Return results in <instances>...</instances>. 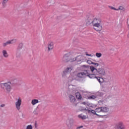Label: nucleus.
I'll return each instance as SVG.
<instances>
[{"instance_id":"2f4dec72","label":"nucleus","mask_w":129,"mask_h":129,"mask_svg":"<svg viewBox=\"0 0 129 129\" xmlns=\"http://www.w3.org/2000/svg\"><path fill=\"white\" fill-rule=\"evenodd\" d=\"M48 3L50 4H53L54 3V0H49L48 1Z\"/></svg>"},{"instance_id":"c03bdc74","label":"nucleus","mask_w":129,"mask_h":129,"mask_svg":"<svg viewBox=\"0 0 129 129\" xmlns=\"http://www.w3.org/2000/svg\"><path fill=\"white\" fill-rule=\"evenodd\" d=\"M14 81H15V82L17 81V80H16V79H15V80H14Z\"/></svg>"},{"instance_id":"9d476101","label":"nucleus","mask_w":129,"mask_h":129,"mask_svg":"<svg viewBox=\"0 0 129 129\" xmlns=\"http://www.w3.org/2000/svg\"><path fill=\"white\" fill-rule=\"evenodd\" d=\"M70 101L72 104H76V99L73 95H70L69 96Z\"/></svg>"},{"instance_id":"b1692460","label":"nucleus","mask_w":129,"mask_h":129,"mask_svg":"<svg viewBox=\"0 0 129 129\" xmlns=\"http://www.w3.org/2000/svg\"><path fill=\"white\" fill-rule=\"evenodd\" d=\"M96 112H98V113H99V112H102L101 107L97 108L96 109Z\"/></svg>"},{"instance_id":"79ce46f5","label":"nucleus","mask_w":129,"mask_h":129,"mask_svg":"<svg viewBox=\"0 0 129 129\" xmlns=\"http://www.w3.org/2000/svg\"><path fill=\"white\" fill-rule=\"evenodd\" d=\"M128 26H129V21H127Z\"/></svg>"},{"instance_id":"f8f14e48","label":"nucleus","mask_w":129,"mask_h":129,"mask_svg":"<svg viewBox=\"0 0 129 129\" xmlns=\"http://www.w3.org/2000/svg\"><path fill=\"white\" fill-rule=\"evenodd\" d=\"M81 68L84 70V71H89V69H90L89 66L85 64L81 66Z\"/></svg>"},{"instance_id":"ddd939ff","label":"nucleus","mask_w":129,"mask_h":129,"mask_svg":"<svg viewBox=\"0 0 129 129\" xmlns=\"http://www.w3.org/2000/svg\"><path fill=\"white\" fill-rule=\"evenodd\" d=\"M9 0H2V5L3 8H6L8 3H9Z\"/></svg>"},{"instance_id":"37998d69","label":"nucleus","mask_w":129,"mask_h":129,"mask_svg":"<svg viewBox=\"0 0 129 129\" xmlns=\"http://www.w3.org/2000/svg\"><path fill=\"white\" fill-rule=\"evenodd\" d=\"M110 96H111V95H109L108 97V98H109V97H110Z\"/></svg>"},{"instance_id":"9b49d317","label":"nucleus","mask_w":129,"mask_h":129,"mask_svg":"<svg viewBox=\"0 0 129 129\" xmlns=\"http://www.w3.org/2000/svg\"><path fill=\"white\" fill-rule=\"evenodd\" d=\"M2 55L4 58H9V53H8V51L6 49L2 50Z\"/></svg>"},{"instance_id":"c9c22d12","label":"nucleus","mask_w":129,"mask_h":129,"mask_svg":"<svg viewBox=\"0 0 129 129\" xmlns=\"http://www.w3.org/2000/svg\"><path fill=\"white\" fill-rule=\"evenodd\" d=\"M35 128H37L38 127V124H37V123H35Z\"/></svg>"},{"instance_id":"72a5a7b5","label":"nucleus","mask_w":129,"mask_h":129,"mask_svg":"<svg viewBox=\"0 0 129 129\" xmlns=\"http://www.w3.org/2000/svg\"><path fill=\"white\" fill-rule=\"evenodd\" d=\"M87 105H88V106H90V107H92V105L89 103H87Z\"/></svg>"},{"instance_id":"f257e3e1","label":"nucleus","mask_w":129,"mask_h":129,"mask_svg":"<svg viewBox=\"0 0 129 129\" xmlns=\"http://www.w3.org/2000/svg\"><path fill=\"white\" fill-rule=\"evenodd\" d=\"M76 56V52H70L68 53L65 54L62 57V61L64 63H68V62H75L77 61L80 62L81 61V56L79 55L77 57H74Z\"/></svg>"},{"instance_id":"412c9836","label":"nucleus","mask_w":129,"mask_h":129,"mask_svg":"<svg viewBox=\"0 0 129 129\" xmlns=\"http://www.w3.org/2000/svg\"><path fill=\"white\" fill-rule=\"evenodd\" d=\"M76 96L78 99L81 100L82 98L81 94H80V93L79 92H77L76 93Z\"/></svg>"},{"instance_id":"20e7f679","label":"nucleus","mask_w":129,"mask_h":129,"mask_svg":"<svg viewBox=\"0 0 129 129\" xmlns=\"http://www.w3.org/2000/svg\"><path fill=\"white\" fill-rule=\"evenodd\" d=\"M15 84H16V83H14V81L12 80L11 82L1 84L0 86L1 88L4 89L7 93H10L12 90V86H14Z\"/></svg>"},{"instance_id":"c756f323","label":"nucleus","mask_w":129,"mask_h":129,"mask_svg":"<svg viewBox=\"0 0 129 129\" xmlns=\"http://www.w3.org/2000/svg\"><path fill=\"white\" fill-rule=\"evenodd\" d=\"M98 103L100 105H102V104L104 103V102L103 101L100 100L98 101Z\"/></svg>"},{"instance_id":"bb28decb","label":"nucleus","mask_w":129,"mask_h":129,"mask_svg":"<svg viewBox=\"0 0 129 129\" xmlns=\"http://www.w3.org/2000/svg\"><path fill=\"white\" fill-rule=\"evenodd\" d=\"M96 56L98 58H100V57H101V56H102V54H101V53H96Z\"/></svg>"},{"instance_id":"aec40b11","label":"nucleus","mask_w":129,"mask_h":129,"mask_svg":"<svg viewBox=\"0 0 129 129\" xmlns=\"http://www.w3.org/2000/svg\"><path fill=\"white\" fill-rule=\"evenodd\" d=\"M79 118L81 119H86V115H83L82 114H79L78 116Z\"/></svg>"},{"instance_id":"4c0bfd02","label":"nucleus","mask_w":129,"mask_h":129,"mask_svg":"<svg viewBox=\"0 0 129 129\" xmlns=\"http://www.w3.org/2000/svg\"><path fill=\"white\" fill-rule=\"evenodd\" d=\"M5 106H6V105H5V104H2V105H1V107H5Z\"/></svg>"},{"instance_id":"6ab92c4d","label":"nucleus","mask_w":129,"mask_h":129,"mask_svg":"<svg viewBox=\"0 0 129 129\" xmlns=\"http://www.w3.org/2000/svg\"><path fill=\"white\" fill-rule=\"evenodd\" d=\"M37 103H39V100L37 99H33L31 101V104H32V105H35Z\"/></svg>"},{"instance_id":"ea45409f","label":"nucleus","mask_w":129,"mask_h":129,"mask_svg":"<svg viewBox=\"0 0 129 129\" xmlns=\"http://www.w3.org/2000/svg\"><path fill=\"white\" fill-rule=\"evenodd\" d=\"M82 127H83V126H81L80 127H78L77 128H81Z\"/></svg>"},{"instance_id":"0eeeda50","label":"nucleus","mask_w":129,"mask_h":129,"mask_svg":"<svg viewBox=\"0 0 129 129\" xmlns=\"http://www.w3.org/2000/svg\"><path fill=\"white\" fill-rule=\"evenodd\" d=\"M24 47V44L23 43H20L19 44L17 50H16V56L17 57H20L22 54V49Z\"/></svg>"},{"instance_id":"a19ab883","label":"nucleus","mask_w":129,"mask_h":129,"mask_svg":"<svg viewBox=\"0 0 129 129\" xmlns=\"http://www.w3.org/2000/svg\"><path fill=\"white\" fill-rule=\"evenodd\" d=\"M86 56H91V54H86Z\"/></svg>"},{"instance_id":"58836bf2","label":"nucleus","mask_w":129,"mask_h":129,"mask_svg":"<svg viewBox=\"0 0 129 129\" xmlns=\"http://www.w3.org/2000/svg\"><path fill=\"white\" fill-rule=\"evenodd\" d=\"M128 33L127 35V37H128V38H129V25H128Z\"/></svg>"},{"instance_id":"a878e982","label":"nucleus","mask_w":129,"mask_h":129,"mask_svg":"<svg viewBox=\"0 0 129 129\" xmlns=\"http://www.w3.org/2000/svg\"><path fill=\"white\" fill-rule=\"evenodd\" d=\"M108 7V8L110 9L111 10H113L114 11H117L118 10L115 8H114V7H113L112 6H109Z\"/></svg>"},{"instance_id":"cd10ccee","label":"nucleus","mask_w":129,"mask_h":129,"mask_svg":"<svg viewBox=\"0 0 129 129\" xmlns=\"http://www.w3.org/2000/svg\"><path fill=\"white\" fill-rule=\"evenodd\" d=\"M92 64H93V65H94L96 67L99 66V64H98V63L92 62Z\"/></svg>"},{"instance_id":"6e6552de","label":"nucleus","mask_w":129,"mask_h":129,"mask_svg":"<svg viewBox=\"0 0 129 129\" xmlns=\"http://www.w3.org/2000/svg\"><path fill=\"white\" fill-rule=\"evenodd\" d=\"M22 105V98L19 97L18 99H16V102H15V107L17 110H21V106Z\"/></svg>"},{"instance_id":"c85d7f7f","label":"nucleus","mask_w":129,"mask_h":129,"mask_svg":"<svg viewBox=\"0 0 129 129\" xmlns=\"http://www.w3.org/2000/svg\"><path fill=\"white\" fill-rule=\"evenodd\" d=\"M33 113H34L35 114H39V111H38V110H37V109H35L34 111H33Z\"/></svg>"},{"instance_id":"e433bc0d","label":"nucleus","mask_w":129,"mask_h":129,"mask_svg":"<svg viewBox=\"0 0 129 129\" xmlns=\"http://www.w3.org/2000/svg\"><path fill=\"white\" fill-rule=\"evenodd\" d=\"M82 104H84V105H87V103L85 102H83L82 103Z\"/></svg>"},{"instance_id":"473e14b6","label":"nucleus","mask_w":129,"mask_h":129,"mask_svg":"<svg viewBox=\"0 0 129 129\" xmlns=\"http://www.w3.org/2000/svg\"><path fill=\"white\" fill-rule=\"evenodd\" d=\"M85 110L88 111V113H90V112L91 111L90 110H89L88 109H85Z\"/></svg>"},{"instance_id":"4468645a","label":"nucleus","mask_w":129,"mask_h":129,"mask_svg":"<svg viewBox=\"0 0 129 129\" xmlns=\"http://www.w3.org/2000/svg\"><path fill=\"white\" fill-rule=\"evenodd\" d=\"M17 39H12L11 40H8L6 42L7 45H11V44H15V43H16Z\"/></svg>"},{"instance_id":"2eb2a0df","label":"nucleus","mask_w":129,"mask_h":129,"mask_svg":"<svg viewBox=\"0 0 129 129\" xmlns=\"http://www.w3.org/2000/svg\"><path fill=\"white\" fill-rule=\"evenodd\" d=\"M73 70V67H68L64 70V71L67 73L69 74L71 72V71H72Z\"/></svg>"},{"instance_id":"7c9ffc66","label":"nucleus","mask_w":129,"mask_h":129,"mask_svg":"<svg viewBox=\"0 0 129 129\" xmlns=\"http://www.w3.org/2000/svg\"><path fill=\"white\" fill-rule=\"evenodd\" d=\"M3 47H7V46H8V44L7 43V42H4L3 43Z\"/></svg>"},{"instance_id":"5701e85b","label":"nucleus","mask_w":129,"mask_h":129,"mask_svg":"<svg viewBox=\"0 0 129 129\" xmlns=\"http://www.w3.org/2000/svg\"><path fill=\"white\" fill-rule=\"evenodd\" d=\"M90 112H91V113H93V114H95V115H97V116H99V114L96 113V110L95 109V110H90Z\"/></svg>"},{"instance_id":"f03ea898","label":"nucleus","mask_w":129,"mask_h":129,"mask_svg":"<svg viewBox=\"0 0 129 129\" xmlns=\"http://www.w3.org/2000/svg\"><path fill=\"white\" fill-rule=\"evenodd\" d=\"M90 70L93 74H89V71H84L83 72L79 73L77 74V77L79 78H85V77H89V78H91V79H94L96 77V74L94 73V72L92 71V68H93V66H91Z\"/></svg>"},{"instance_id":"f704fd0d","label":"nucleus","mask_w":129,"mask_h":129,"mask_svg":"<svg viewBox=\"0 0 129 129\" xmlns=\"http://www.w3.org/2000/svg\"><path fill=\"white\" fill-rule=\"evenodd\" d=\"M93 62L90 61V60H88L87 61V63H88V64H92Z\"/></svg>"},{"instance_id":"dca6fc26","label":"nucleus","mask_w":129,"mask_h":129,"mask_svg":"<svg viewBox=\"0 0 129 129\" xmlns=\"http://www.w3.org/2000/svg\"><path fill=\"white\" fill-rule=\"evenodd\" d=\"M102 112H108L109 109L106 107H101Z\"/></svg>"},{"instance_id":"423d86ee","label":"nucleus","mask_w":129,"mask_h":129,"mask_svg":"<svg viewBox=\"0 0 129 129\" xmlns=\"http://www.w3.org/2000/svg\"><path fill=\"white\" fill-rule=\"evenodd\" d=\"M66 124L68 129L73 128V125H74V119L73 118H69L66 121Z\"/></svg>"},{"instance_id":"a211bd4d","label":"nucleus","mask_w":129,"mask_h":129,"mask_svg":"<svg viewBox=\"0 0 129 129\" xmlns=\"http://www.w3.org/2000/svg\"><path fill=\"white\" fill-rule=\"evenodd\" d=\"M96 79L97 80V81H98V82H99V83L101 84L103 82V78H100L99 77H96Z\"/></svg>"},{"instance_id":"f3484780","label":"nucleus","mask_w":129,"mask_h":129,"mask_svg":"<svg viewBox=\"0 0 129 129\" xmlns=\"http://www.w3.org/2000/svg\"><path fill=\"white\" fill-rule=\"evenodd\" d=\"M67 75H68V73L66 72L64 70L61 73L62 78H67Z\"/></svg>"},{"instance_id":"393cba45","label":"nucleus","mask_w":129,"mask_h":129,"mask_svg":"<svg viewBox=\"0 0 129 129\" xmlns=\"http://www.w3.org/2000/svg\"><path fill=\"white\" fill-rule=\"evenodd\" d=\"M88 99H95L96 98V96L94 95H92L88 97Z\"/></svg>"},{"instance_id":"39448f33","label":"nucleus","mask_w":129,"mask_h":129,"mask_svg":"<svg viewBox=\"0 0 129 129\" xmlns=\"http://www.w3.org/2000/svg\"><path fill=\"white\" fill-rule=\"evenodd\" d=\"M92 71L93 72H94L95 74L99 75V76H101V77L106 75V72H105V70L102 68L97 69L93 67V68H92Z\"/></svg>"},{"instance_id":"7ed1b4c3","label":"nucleus","mask_w":129,"mask_h":129,"mask_svg":"<svg viewBox=\"0 0 129 129\" xmlns=\"http://www.w3.org/2000/svg\"><path fill=\"white\" fill-rule=\"evenodd\" d=\"M92 24L93 29L97 32H100L102 30L101 20L99 18H94L91 22Z\"/></svg>"},{"instance_id":"1a4fd4ad","label":"nucleus","mask_w":129,"mask_h":129,"mask_svg":"<svg viewBox=\"0 0 129 129\" xmlns=\"http://www.w3.org/2000/svg\"><path fill=\"white\" fill-rule=\"evenodd\" d=\"M53 48H54V44L53 42H50L48 43V47L46 49H47V52H50V51L53 50Z\"/></svg>"},{"instance_id":"4be33fe9","label":"nucleus","mask_w":129,"mask_h":129,"mask_svg":"<svg viewBox=\"0 0 129 129\" xmlns=\"http://www.w3.org/2000/svg\"><path fill=\"white\" fill-rule=\"evenodd\" d=\"M117 11H122V12H125V8H124V7H123V6H119L118 7V9H117Z\"/></svg>"}]
</instances>
